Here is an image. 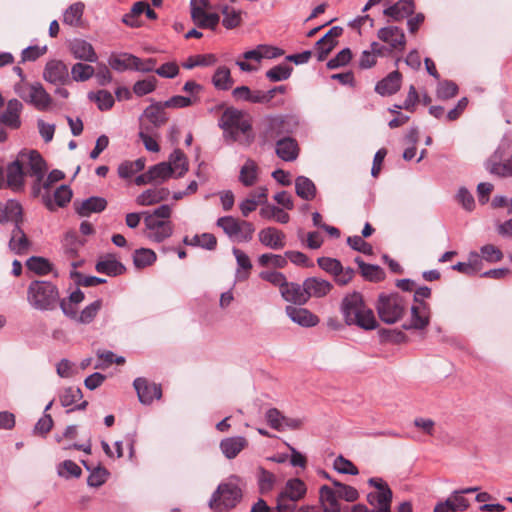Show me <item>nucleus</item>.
I'll list each match as a JSON object with an SVG mask.
<instances>
[{
    "instance_id": "30",
    "label": "nucleus",
    "mask_w": 512,
    "mask_h": 512,
    "mask_svg": "<svg viewBox=\"0 0 512 512\" xmlns=\"http://www.w3.org/2000/svg\"><path fill=\"white\" fill-rule=\"evenodd\" d=\"M488 168L493 174L500 176L512 175V164L509 158L503 159L502 147H500L490 158Z\"/></svg>"
},
{
    "instance_id": "54",
    "label": "nucleus",
    "mask_w": 512,
    "mask_h": 512,
    "mask_svg": "<svg viewBox=\"0 0 512 512\" xmlns=\"http://www.w3.org/2000/svg\"><path fill=\"white\" fill-rule=\"evenodd\" d=\"M102 308V301L96 300L87 307H85L81 313L78 315V322L82 324H89L91 323L100 309Z\"/></svg>"
},
{
    "instance_id": "17",
    "label": "nucleus",
    "mask_w": 512,
    "mask_h": 512,
    "mask_svg": "<svg viewBox=\"0 0 512 512\" xmlns=\"http://www.w3.org/2000/svg\"><path fill=\"white\" fill-rule=\"evenodd\" d=\"M303 286L308 301L311 297L321 298L326 296L333 287L330 282L317 277H310L305 279Z\"/></svg>"
},
{
    "instance_id": "43",
    "label": "nucleus",
    "mask_w": 512,
    "mask_h": 512,
    "mask_svg": "<svg viewBox=\"0 0 512 512\" xmlns=\"http://www.w3.org/2000/svg\"><path fill=\"white\" fill-rule=\"evenodd\" d=\"M156 261V254L148 248H140L135 251L133 256L134 265L141 269L152 265Z\"/></svg>"
},
{
    "instance_id": "11",
    "label": "nucleus",
    "mask_w": 512,
    "mask_h": 512,
    "mask_svg": "<svg viewBox=\"0 0 512 512\" xmlns=\"http://www.w3.org/2000/svg\"><path fill=\"white\" fill-rule=\"evenodd\" d=\"M133 385L142 404L149 405L154 399H160L162 396L161 386L150 383L146 378H136Z\"/></svg>"
},
{
    "instance_id": "3",
    "label": "nucleus",
    "mask_w": 512,
    "mask_h": 512,
    "mask_svg": "<svg viewBox=\"0 0 512 512\" xmlns=\"http://www.w3.org/2000/svg\"><path fill=\"white\" fill-rule=\"evenodd\" d=\"M60 299L56 285L49 281H32L27 289V301L36 310L53 311Z\"/></svg>"
},
{
    "instance_id": "1",
    "label": "nucleus",
    "mask_w": 512,
    "mask_h": 512,
    "mask_svg": "<svg viewBox=\"0 0 512 512\" xmlns=\"http://www.w3.org/2000/svg\"><path fill=\"white\" fill-rule=\"evenodd\" d=\"M219 127L226 139L248 146L254 140L251 117L244 111L227 107L220 119Z\"/></svg>"
},
{
    "instance_id": "6",
    "label": "nucleus",
    "mask_w": 512,
    "mask_h": 512,
    "mask_svg": "<svg viewBox=\"0 0 512 512\" xmlns=\"http://www.w3.org/2000/svg\"><path fill=\"white\" fill-rule=\"evenodd\" d=\"M283 54V50L277 47L269 45H258L255 49L243 53L242 59H237L236 65L244 72L256 71L258 66L254 65L253 62L259 64L264 58L273 59L280 57Z\"/></svg>"
},
{
    "instance_id": "52",
    "label": "nucleus",
    "mask_w": 512,
    "mask_h": 512,
    "mask_svg": "<svg viewBox=\"0 0 512 512\" xmlns=\"http://www.w3.org/2000/svg\"><path fill=\"white\" fill-rule=\"evenodd\" d=\"M332 482L338 498L344 499L348 502H354L359 498V493L354 487L340 483L336 480H333Z\"/></svg>"
},
{
    "instance_id": "40",
    "label": "nucleus",
    "mask_w": 512,
    "mask_h": 512,
    "mask_svg": "<svg viewBox=\"0 0 512 512\" xmlns=\"http://www.w3.org/2000/svg\"><path fill=\"white\" fill-rule=\"evenodd\" d=\"M296 194L305 200H312L316 195L314 183L307 177L299 176L295 180Z\"/></svg>"
},
{
    "instance_id": "44",
    "label": "nucleus",
    "mask_w": 512,
    "mask_h": 512,
    "mask_svg": "<svg viewBox=\"0 0 512 512\" xmlns=\"http://www.w3.org/2000/svg\"><path fill=\"white\" fill-rule=\"evenodd\" d=\"M145 167V159L139 158L135 161H125L118 167V174L121 178H130Z\"/></svg>"
},
{
    "instance_id": "16",
    "label": "nucleus",
    "mask_w": 512,
    "mask_h": 512,
    "mask_svg": "<svg viewBox=\"0 0 512 512\" xmlns=\"http://www.w3.org/2000/svg\"><path fill=\"white\" fill-rule=\"evenodd\" d=\"M285 312L293 322L303 327H313L319 323L318 316L306 308L289 305L286 306Z\"/></svg>"
},
{
    "instance_id": "61",
    "label": "nucleus",
    "mask_w": 512,
    "mask_h": 512,
    "mask_svg": "<svg viewBox=\"0 0 512 512\" xmlns=\"http://www.w3.org/2000/svg\"><path fill=\"white\" fill-rule=\"evenodd\" d=\"M240 223L241 220L235 219L232 216H224L217 220V225L231 238L235 236Z\"/></svg>"
},
{
    "instance_id": "28",
    "label": "nucleus",
    "mask_w": 512,
    "mask_h": 512,
    "mask_svg": "<svg viewBox=\"0 0 512 512\" xmlns=\"http://www.w3.org/2000/svg\"><path fill=\"white\" fill-rule=\"evenodd\" d=\"M26 175L24 166L18 157L17 160L12 162L7 167V184L14 190L21 189L24 183V176Z\"/></svg>"
},
{
    "instance_id": "58",
    "label": "nucleus",
    "mask_w": 512,
    "mask_h": 512,
    "mask_svg": "<svg viewBox=\"0 0 512 512\" xmlns=\"http://www.w3.org/2000/svg\"><path fill=\"white\" fill-rule=\"evenodd\" d=\"M157 79L154 76L137 81L133 86V92L137 96H144L156 89Z\"/></svg>"
},
{
    "instance_id": "12",
    "label": "nucleus",
    "mask_w": 512,
    "mask_h": 512,
    "mask_svg": "<svg viewBox=\"0 0 512 512\" xmlns=\"http://www.w3.org/2000/svg\"><path fill=\"white\" fill-rule=\"evenodd\" d=\"M43 78L52 84L69 83L68 67L61 60H50L45 65Z\"/></svg>"
},
{
    "instance_id": "8",
    "label": "nucleus",
    "mask_w": 512,
    "mask_h": 512,
    "mask_svg": "<svg viewBox=\"0 0 512 512\" xmlns=\"http://www.w3.org/2000/svg\"><path fill=\"white\" fill-rule=\"evenodd\" d=\"M15 90L23 100L29 102L38 110H46L52 103L51 96L40 83L28 84L22 82L15 86Z\"/></svg>"
},
{
    "instance_id": "22",
    "label": "nucleus",
    "mask_w": 512,
    "mask_h": 512,
    "mask_svg": "<svg viewBox=\"0 0 512 512\" xmlns=\"http://www.w3.org/2000/svg\"><path fill=\"white\" fill-rule=\"evenodd\" d=\"M280 293L285 301L295 305H304L308 302L304 286L294 282H287Z\"/></svg>"
},
{
    "instance_id": "10",
    "label": "nucleus",
    "mask_w": 512,
    "mask_h": 512,
    "mask_svg": "<svg viewBox=\"0 0 512 512\" xmlns=\"http://www.w3.org/2000/svg\"><path fill=\"white\" fill-rule=\"evenodd\" d=\"M263 136L266 141L289 137L292 133L290 122L283 116L268 117L263 123Z\"/></svg>"
},
{
    "instance_id": "36",
    "label": "nucleus",
    "mask_w": 512,
    "mask_h": 512,
    "mask_svg": "<svg viewBox=\"0 0 512 512\" xmlns=\"http://www.w3.org/2000/svg\"><path fill=\"white\" fill-rule=\"evenodd\" d=\"M138 57L128 54H113L109 58V65L117 71L135 70Z\"/></svg>"
},
{
    "instance_id": "64",
    "label": "nucleus",
    "mask_w": 512,
    "mask_h": 512,
    "mask_svg": "<svg viewBox=\"0 0 512 512\" xmlns=\"http://www.w3.org/2000/svg\"><path fill=\"white\" fill-rule=\"evenodd\" d=\"M458 93V86L452 81L440 82L437 88V96L440 99L446 100L453 98Z\"/></svg>"
},
{
    "instance_id": "21",
    "label": "nucleus",
    "mask_w": 512,
    "mask_h": 512,
    "mask_svg": "<svg viewBox=\"0 0 512 512\" xmlns=\"http://www.w3.org/2000/svg\"><path fill=\"white\" fill-rule=\"evenodd\" d=\"M248 440L243 436L228 437L220 442V449L228 459H234L247 448Z\"/></svg>"
},
{
    "instance_id": "20",
    "label": "nucleus",
    "mask_w": 512,
    "mask_h": 512,
    "mask_svg": "<svg viewBox=\"0 0 512 512\" xmlns=\"http://www.w3.org/2000/svg\"><path fill=\"white\" fill-rule=\"evenodd\" d=\"M95 269L98 273H104L108 276H118L126 270L125 266L112 254L101 257L96 263Z\"/></svg>"
},
{
    "instance_id": "15",
    "label": "nucleus",
    "mask_w": 512,
    "mask_h": 512,
    "mask_svg": "<svg viewBox=\"0 0 512 512\" xmlns=\"http://www.w3.org/2000/svg\"><path fill=\"white\" fill-rule=\"evenodd\" d=\"M22 103L17 99L8 102L5 111L0 115V123L10 129H18L21 126L20 114Z\"/></svg>"
},
{
    "instance_id": "23",
    "label": "nucleus",
    "mask_w": 512,
    "mask_h": 512,
    "mask_svg": "<svg viewBox=\"0 0 512 512\" xmlns=\"http://www.w3.org/2000/svg\"><path fill=\"white\" fill-rule=\"evenodd\" d=\"M276 154L284 161H293L298 157L299 147L295 139L283 137L276 142Z\"/></svg>"
},
{
    "instance_id": "59",
    "label": "nucleus",
    "mask_w": 512,
    "mask_h": 512,
    "mask_svg": "<svg viewBox=\"0 0 512 512\" xmlns=\"http://www.w3.org/2000/svg\"><path fill=\"white\" fill-rule=\"evenodd\" d=\"M194 23L200 28L215 29L220 21V17L216 13H203L195 18H192Z\"/></svg>"
},
{
    "instance_id": "29",
    "label": "nucleus",
    "mask_w": 512,
    "mask_h": 512,
    "mask_svg": "<svg viewBox=\"0 0 512 512\" xmlns=\"http://www.w3.org/2000/svg\"><path fill=\"white\" fill-rule=\"evenodd\" d=\"M0 221L14 222L20 225L22 222V206L15 200H9L4 205L0 203Z\"/></svg>"
},
{
    "instance_id": "14",
    "label": "nucleus",
    "mask_w": 512,
    "mask_h": 512,
    "mask_svg": "<svg viewBox=\"0 0 512 512\" xmlns=\"http://www.w3.org/2000/svg\"><path fill=\"white\" fill-rule=\"evenodd\" d=\"M378 38L388 43L391 49L404 50L406 38L403 30L397 26H387L381 28L377 33Z\"/></svg>"
},
{
    "instance_id": "38",
    "label": "nucleus",
    "mask_w": 512,
    "mask_h": 512,
    "mask_svg": "<svg viewBox=\"0 0 512 512\" xmlns=\"http://www.w3.org/2000/svg\"><path fill=\"white\" fill-rule=\"evenodd\" d=\"M259 167L252 159H247L241 167L239 181L246 187L253 186L258 179Z\"/></svg>"
},
{
    "instance_id": "35",
    "label": "nucleus",
    "mask_w": 512,
    "mask_h": 512,
    "mask_svg": "<svg viewBox=\"0 0 512 512\" xmlns=\"http://www.w3.org/2000/svg\"><path fill=\"white\" fill-rule=\"evenodd\" d=\"M9 246L17 254H24L29 250L30 241L18 224L12 230Z\"/></svg>"
},
{
    "instance_id": "62",
    "label": "nucleus",
    "mask_w": 512,
    "mask_h": 512,
    "mask_svg": "<svg viewBox=\"0 0 512 512\" xmlns=\"http://www.w3.org/2000/svg\"><path fill=\"white\" fill-rule=\"evenodd\" d=\"M348 245L358 252H361L365 255H372L373 254V248L371 244L366 242L361 236L355 235V236H349L347 238Z\"/></svg>"
},
{
    "instance_id": "25",
    "label": "nucleus",
    "mask_w": 512,
    "mask_h": 512,
    "mask_svg": "<svg viewBox=\"0 0 512 512\" xmlns=\"http://www.w3.org/2000/svg\"><path fill=\"white\" fill-rule=\"evenodd\" d=\"M163 102H156L148 106L143 112V118L147 119L155 128L167 123L168 116Z\"/></svg>"
},
{
    "instance_id": "47",
    "label": "nucleus",
    "mask_w": 512,
    "mask_h": 512,
    "mask_svg": "<svg viewBox=\"0 0 512 512\" xmlns=\"http://www.w3.org/2000/svg\"><path fill=\"white\" fill-rule=\"evenodd\" d=\"M217 61V58L214 54H204V55H195L190 56L182 66L186 69H193L197 66H211L214 65Z\"/></svg>"
},
{
    "instance_id": "9",
    "label": "nucleus",
    "mask_w": 512,
    "mask_h": 512,
    "mask_svg": "<svg viewBox=\"0 0 512 512\" xmlns=\"http://www.w3.org/2000/svg\"><path fill=\"white\" fill-rule=\"evenodd\" d=\"M19 158L24 166L26 175L35 177L34 190L38 193L40 191V183L47 170L44 159L35 150H31L28 153L23 152L19 155Z\"/></svg>"
},
{
    "instance_id": "5",
    "label": "nucleus",
    "mask_w": 512,
    "mask_h": 512,
    "mask_svg": "<svg viewBox=\"0 0 512 512\" xmlns=\"http://www.w3.org/2000/svg\"><path fill=\"white\" fill-rule=\"evenodd\" d=\"M431 296V289L427 286H422L415 289L414 305L411 307V323L405 324V329L422 330L430 323V306L424 302V298Z\"/></svg>"
},
{
    "instance_id": "41",
    "label": "nucleus",
    "mask_w": 512,
    "mask_h": 512,
    "mask_svg": "<svg viewBox=\"0 0 512 512\" xmlns=\"http://www.w3.org/2000/svg\"><path fill=\"white\" fill-rule=\"evenodd\" d=\"M84 4L82 2H76L70 5L63 15L64 24L70 26H79L82 21V16L84 13Z\"/></svg>"
},
{
    "instance_id": "55",
    "label": "nucleus",
    "mask_w": 512,
    "mask_h": 512,
    "mask_svg": "<svg viewBox=\"0 0 512 512\" xmlns=\"http://www.w3.org/2000/svg\"><path fill=\"white\" fill-rule=\"evenodd\" d=\"M292 67L285 64L274 66L266 72V77L273 82L286 80L290 77Z\"/></svg>"
},
{
    "instance_id": "2",
    "label": "nucleus",
    "mask_w": 512,
    "mask_h": 512,
    "mask_svg": "<svg viewBox=\"0 0 512 512\" xmlns=\"http://www.w3.org/2000/svg\"><path fill=\"white\" fill-rule=\"evenodd\" d=\"M341 311L347 325H356L364 330H373L377 327L373 310L366 305L363 296L358 292L343 298Z\"/></svg>"
},
{
    "instance_id": "27",
    "label": "nucleus",
    "mask_w": 512,
    "mask_h": 512,
    "mask_svg": "<svg viewBox=\"0 0 512 512\" xmlns=\"http://www.w3.org/2000/svg\"><path fill=\"white\" fill-rule=\"evenodd\" d=\"M392 495L391 489L370 492L367 495V502L374 507V511L391 512Z\"/></svg>"
},
{
    "instance_id": "49",
    "label": "nucleus",
    "mask_w": 512,
    "mask_h": 512,
    "mask_svg": "<svg viewBox=\"0 0 512 512\" xmlns=\"http://www.w3.org/2000/svg\"><path fill=\"white\" fill-rule=\"evenodd\" d=\"M285 415L277 408H270L265 413V420L267 424L274 430L284 431Z\"/></svg>"
},
{
    "instance_id": "32",
    "label": "nucleus",
    "mask_w": 512,
    "mask_h": 512,
    "mask_svg": "<svg viewBox=\"0 0 512 512\" xmlns=\"http://www.w3.org/2000/svg\"><path fill=\"white\" fill-rule=\"evenodd\" d=\"M74 205L77 213L85 217L91 213L102 212L107 206V201L102 197H90L80 204L74 203Z\"/></svg>"
},
{
    "instance_id": "63",
    "label": "nucleus",
    "mask_w": 512,
    "mask_h": 512,
    "mask_svg": "<svg viewBox=\"0 0 512 512\" xmlns=\"http://www.w3.org/2000/svg\"><path fill=\"white\" fill-rule=\"evenodd\" d=\"M82 473L81 468L71 460H65L58 467V474L62 477H80Z\"/></svg>"
},
{
    "instance_id": "26",
    "label": "nucleus",
    "mask_w": 512,
    "mask_h": 512,
    "mask_svg": "<svg viewBox=\"0 0 512 512\" xmlns=\"http://www.w3.org/2000/svg\"><path fill=\"white\" fill-rule=\"evenodd\" d=\"M414 0H400L394 5L384 10V15L391 17L395 21H400L414 13Z\"/></svg>"
},
{
    "instance_id": "18",
    "label": "nucleus",
    "mask_w": 512,
    "mask_h": 512,
    "mask_svg": "<svg viewBox=\"0 0 512 512\" xmlns=\"http://www.w3.org/2000/svg\"><path fill=\"white\" fill-rule=\"evenodd\" d=\"M258 237L263 245L271 249L279 250L285 246V234L275 227L260 230Z\"/></svg>"
},
{
    "instance_id": "50",
    "label": "nucleus",
    "mask_w": 512,
    "mask_h": 512,
    "mask_svg": "<svg viewBox=\"0 0 512 512\" xmlns=\"http://www.w3.org/2000/svg\"><path fill=\"white\" fill-rule=\"evenodd\" d=\"M89 98L96 102L98 108L101 111L109 110L114 105V98L112 94L107 90H99L97 93H91Z\"/></svg>"
},
{
    "instance_id": "31",
    "label": "nucleus",
    "mask_w": 512,
    "mask_h": 512,
    "mask_svg": "<svg viewBox=\"0 0 512 512\" xmlns=\"http://www.w3.org/2000/svg\"><path fill=\"white\" fill-rule=\"evenodd\" d=\"M401 86V74L398 71L391 72L387 77L379 81L375 87L382 96L395 94Z\"/></svg>"
},
{
    "instance_id": "53",
    "label": "nucleus",
    "mask_w": 512,
    "mask_h": 512,
    "mask_svg": "<svg viewBox=\"0 0 512 512\" xmlns=\"http://www.w3.org/2000/svg\"><path fill=\"white\" fill-rule=\"evenodd\" d=\"M148 171L153 182L158 180L164 181L173 174V168L167 162L156 164L150 167Z\"/></svg>"
},
{
    "instance_id": "51",
    "label": "nucleus",
    "mask_w": 512,
    "mask_h": 512,
    "mask_svg": "<svg viewBox=\"0 0 512 512\" xmlns=\"http://www.w3.org/2000/svg\"><path fill=\"white\" fill-rule=\"evenodd\" d=\"M26 266L29 270L39 275H46L51 271L50 262L42 257H31L27 260Z\"/></svg>"
},
{
    "instance_id": "48",
    "label": "nucleus",
    "mask_w": 512,
    "mask_h": 512,
    "mask_svg": "<svg viewBox=\"0 0 512 512\" xmlns=\"http://www.w3.org/2000/svg\"><path fill=\"white\" fill-rule=\"evenodd\" d=\"M173 233V224L168 221L161 226L153 229L150 232H146V236L153 242L160 243L165 239L169 238Z\"/></svg>"
},
{
    "instance_id": "7",
    "label": "nucleus",
    "mask_w": 512,
    "mask_h": 512,
    "mask_svg": "<svg viewBox=\"0 0 512 512\" xmlns=\"http://www.w3.org/2000/svg\"><path fill=\"white\" fill-rule=\"evenodd\" d=\"M406 310L404 300L397 294L380 295L377 303V311L380 319L393 324L402 318Z\"/></svg>"
},
{
    "instance_id": "24",
    "label": "nucleus",
    "mask_w": 512,
    "mask_h": 512,
    "mask_svg": "<svg viewBox=\"0 0 512 512\" xmlns=\"http://www.w3.org/2000/svg\"><path fill=\"white\" fill-rule=\"evenodd\" d=\"M335 488L323 485L319 490V501L323 512H341L340 503Z\"/></svg>"
},
{
    "instance_id": "34",
    "label": "nucleus",
    "mask_w": 512,
    "mask_h": 512,
    "mask_svg": "<svg viewBox=\"0 0 512 512\" xmlns=\"http://www.w3.org/2000/svg\"><path fill=\"white\" fill-rule=\"evenodd\" d=\"M170 194L167 188H152L142 192L136 199L142 206H150L166 200Z\"/></svg>"
},
{
    "instance_id": "42",
    "label": "nucleus",
    "mask_w": 512,
    "mask_h": 512,
    "mask_svg": "<svg viewBox=\"0 0 512 512\" xmlns=\"http://www.w3.org/2000/svg\"><path fill=\"white\" fill-rule=\"evenodd\" d=\"M259 214L264 219H274L276 222L281 224H286L290 220L288 213L274 205H266L262 207L259 211Z\"/></svg>"
},
{
    "instance_id": "46",
    "label": "nucleus",
    "mask_w": 512,
    "mask_h": 512,
    "mask_svg": "<svg viewBox=\"0 0 512 512\" xmlns=\"http://www.w3.org/2000/svg\"><path fill=\"white\" fill-rule=\"evenodd\" d=\"M95 73L93 66L84 63H76L71 68V79L77 82H84L90 79Z\"/></svg>"
},
{
    "instance_id": "56",
    "label": "nucleus",
    "mask_w": 512,
    "mask_h": 512,
    "mask_svg": "<svg viewBox=\"0 0 512 512\" xmlns=\"http://www.w3.org/2000/svg\"><path fill=\"white\" fill-rule=\"evenodd\" d=\"M276 477L270 471L260 468L258 473V484L261 493L269 492L274 487Z\"/></svg>"
},
{
    "instance_id": "4",
    "label": "nucleus",
    "mask_w": 512,
    "mask_h": 512,
    "mask_svg": "<svg viewBox=\"0 0 512 512\" xmlns=\"http://www.w3.org/2000/svg\"><path fill=\"white\" fill-rule=\"evenodd\" d=\"M242 499L239 478L232 476L218 485L209 501V507L214 512H227L235 508Z\"/></svg>"
},
{
    "instance_id": "57",
    "label": "nucleus",
    "mask_w": 512,
    "mask_h": 512,
    "mask_svg": "<svg viewBox=\"0 0 512 512\" xmlns=\"http://www.w3.org/2000/svg\"><path fill=\"white\" fill-rule=\"evenodd\" d=\"M222 13L224 16L222 23L227 29H233L240 25L241 15L239 11L232 7L225 6Z\"/></svg>"
},
{
    "instance_id": "13",
    "label": "nucleus",
    "mask_w": 512,
    "mask_h": 512,
    "mask_svg": "<svg viewBox=\"0 0 512 512\" xmlns=\"http://www.w3.org/2000/svg\"><path fill=\"white\" fill-rule=\"evenodd\" d=\"M343 33L339 26L332 27L320 40L317 41L315 49L318 53V60L323 61L337 44V38Z\"/></svg>"
},
{
    "instance_id": "60",
    "label": "nucleus",
    "mask_w": 512,
    "mask_h": 512,
    "mask_svg": "<svg viewBox=\"0 0 512 512\" xmlns=\"http://www.w3.org/2000/svg\"><path fill=\"white\" fill-rule=\"evenodd\" d=\"M82 391L78 387H68L63 390L60 395V402L62 406L68 407L76 403L82 398Z\"/></svg>"
},
{
    "instance_id": "19",
    "label": "nucleus",
    "mask_w": 512,
    "mask_h": 512,
    "mask_svg": "<svg viewBox=\"0 0 512 512\" xmlns=\"http://www.w3.org/2000/svg\"><path fill=\"white\" fill-rule=\"evenodd\" d=\"M69 49L76 59L86 62H96L98 59L93 46L85 40H73L69 45Z\"/></svg>"
},
{
    "instance_id": "33",
    "label": "nucleus",
    "mask_w": 512,
    "mask_h": 512,
    "mask_svg": "<svg viewBox=\"0 0 512 512\" xmlns=\"http://www.w3.org/2000/svg\"><path fill=\"white\" fill-rule=\"evenodd\" d=\"M306 491L307 488L305 483L299 478H293L286 482L284 489L279 493V495L297 502L305 496Z\"/></svg>"
},
{
    "instance_id": "45",
    "label": "nucleus",
    "mask_w": 512,
    "mask_h": 512,
    "mask_svg": "<svg viewBox=\"0 0 512 512\" xmlns=\"http://www.w3.org/2000/svg\"><path fill=\"white\" fill-rule=\"evenodd\" d=\"M168 164L173 168V173L182 176L188 170V161L185 154L180 149H175L170 155Z\"/></svg>"
},
{
    "instance_id": "39",
    "label": "nucleus",
    "mask_w": 512,
    "mask_h": 512,
    "mask_svg": "<svg viewBox=\"0 0 512 512\" xmlns=\"http://www.w3.org/2000/svg\"><path fill=\"white\" fill-rule=\"evenodd\" d=\"M212 83L217 90L227 91L232 88L234 80L226 66H219L212 76Z\"/></svg>"
},
{
    "instance_id": "37",
    "label": "nucleus",
    "mask_w": 512,
    "mask_h": 512,
    "mask_svg": "<svg viewBox=\"0 0 512 512\" xmlns=\"http://www.w3.org/2000/svg\"><path fill=\"white\" fill-rule=\"evenodd\" d=\"M355 262L359 266L361 275L366 280L371 282H380L385 278V272L380 266L367 264L359 257L355 259Z\"/></svg>"
}]
</instances>
